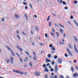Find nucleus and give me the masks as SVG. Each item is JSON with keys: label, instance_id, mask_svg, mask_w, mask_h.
I'll return each mask as SVG.
<instances>
[{"label": "nucleus", "instance_id": "31", "mask_svg": "<svg viewBox=\"0 0 78 78\" xmlns=\"http://www.w3.org/2000/svg\"><path fill=\"white\" fill-rule=\"evenodd\" d=\"M1 21H2V22H4V21H5V18H2L1 19Z\"/></svg>", "mask_w": 78, "mask_h": 78}, {"label": "nucleus", "instance_id": "16", "mask_svg": "<svg viewBox=\"0 0 78 78\" xmlns=\"http://www.w3.org/2000/svg\"><path fill=\"white\" fill-rule=\"evenodd\" d=\"M18 70H13V72L14 73H18Z\"/></svg>", "mask_w": 78, "mask_h": 78}, {"label": "nucleus", "instance_id": "34", "mask_svg": "<svg viewBox=\"0 0 78 78\" xmlns=\"http://www.w3.org/2000/svg\"><path fill=\"white\" fill-rule=\"evenodd\" d=\"M20 59L21 62H22V63L23 62V60H22V58H20Z\"/></svg>", "mask_w": 78, "mask_h": 78}, {"label": "nucleus", "instance_id": "18", "mask_svg": "<svg viewBox=\"0 0 78 78\" xmlns=\"http://www.w3.org/2000/svg\"><path fill=\"white\" fill-rule=\"evenodd\" d=\"M15 16L16 18H17V19H19V16L17 14H15Z\"/></svg>", "mask_w": 78, "mask_h": 78}, {"label": "nucleus", "instance_id": "35", "mask_svg": "<svg viewBox=\"0 0 78 78\" xmlns=\"http://www.w3.org/2000/svg\"><path fill=\"white\" fill-rule=\"evenodd\" d=\"M56 33L57 34V36L58 37L59 36V33L58 32H56Z\"/></svg>", "mask_w": 78, "mask_h": 78}, {"label": "nucleus", "instance_id": "14", "mask_svg": "<svg viewBox=\"0 0 78 78\" xmlns=\"http://www.w3.org/2000/svg\"><path fill=\"white\" fill-rule=\"evenodd\" d=\"M50 78H58V76L57 75H55L54 77H53L52 76H50Z\"/></svg>", "mask_w": 78, "mask_h": 78}, {"label": "nucleus", "instance_id": "10", "mask_svg": "<svg viewBox=\"0 0 78 78\" xmlns=\"http://www.w3.org/2000/svg\"><path fill=\"white\" fill-rule=\"evenodd\" d=\"M73 76H74V77H76V76L78 77V74H77V73H76L74 74Z\"/></svg>", "mask_w": 78, "mask_h": 78}, {"label": "nucleus", "instance_id": "56", "mask_svg": "<svg viewBox=\"0 0 78 78\" xmlns=\"http://www.w3.org/2000/svg\"><path fill=\"white\" fill-rule=\"evenodd\" d=\"M45 66H46V65L44 64L43 66V67H45Z\"/></svg>", "mask_w": 78, "mask_h": 78}, {"label": "nucleus", "instance_id": "58", "mask_svg": "<svg viewBox=\"0 0 78 78\" xmlns=\"http://www.w3.org/2000/svg\"><path fill=\"white\" fill-rule=\"evenodd\" d=\"M63 34V37H65V36H66V34Z\"/></svg>", "mask_w": 78, "mask_h": 78}, {"label": "nucleus", "instance_id": "44", "mask_svg": "<svg viewBox=\"0 0 78 78\" xmlns=\"http://www.w3.org/2000/svg\"><path fill=\"white\" fill-rule=\"evenodd\" d=\"M65 56L66 58H67L68 56V55H67V54H65Z\"/></svg>", "mask_w": 78, "mask_h": 78}, {"label": "nucleus", "instance_id": "43", "mask_svg": "<svg viewBox=\"0 0 78 78\" xmlns=\"http://www.w3.org/2000/svg\"><path fill=\"white\" fill-rule=\"evenodd\" d=\"M17 37L20 40V36L19 35H17Z\"/></svg>", "mask_w": 78, "mask_h": 78}, {"label": "nucleus", "instance_id": "20", "mask_svg": "<svg viewBox=\"0 0 78 78\" xmlns=\"http://www.w3.org/2000/svg\"><path fill=\"white\" fill-rule=\"evenodd\" d=\"M50 34H51V36H52L53 37H55V35L53 33H52V32H50Z\"/></svg>", "mask_w": 78, "mask_h": 78}, {"label": "nucleus", "instance_id": "49", "mask_svg": "<svg viewBox=\"0 0 78 78\" xmlns=\"http://www.w3.org/2000/svg\"><path fill=\"white\" fill-rule=\"evenodd\" d=\"M45 36L46 37V38H47V37H48V36L47 35V34H45Z\"/></svg>", "mask_w": 78, "mask_h": 78}, {"label": "nucleus", "instance_id": "12", "mask_svg": "<svg viewBox=\"0 0 78 78\" xmlns=\"http://www.w3.org/2000/svg\"><path fill=\"white\" fill-rule=\"evenodd\" d=\"M48 25L50 27H51V26L52 25V23L50 22H49L48 23Z\"/></svg>", "mask_w": 78, "mask_h": 78}, {"label": "nucleus", "instance_id": "23", "mask_svg": "<svg viewBox=\"0 0 78 78\" xmlns=\"http://www.w3.org/2000/svg\"><path fill=\"white\" fill-rule=\"evenodd\" d=\"M60 32L62 34H63V32H64V31H63V30L60 29Z\"/></svg>", "mask_w": 78, "mask_h": 78}, {"label": "nucleus", "instance_id": "38", "mask_svg": "<svg viewBox=\"0 0 78 78\" xmlns=\"http://www.w3.org/2000/svg\"><path fill=\"white\" fill-rule=\"evenodd\" d=\"M23 5H27V3L25 2H23Z\"/></svg>", "mask_w": 78, "mask_h": 78}, {"label": "nucleus", "instance_id": "15", "mask_svg": "<svg viewBox=\"0 0 78 78\" xmlns=\"http://www.w3.org/2000/svg\"><path fill=\"white\" fill-rule=\"evenodd\" d=\"M17 47L18 48V49H19L21 51H23L22 49L20 48L18 46H17Z\"/></svg>", "mask_w": 78, "mask_h": 78}, {"label": "nucleus", "instance_id": "29", "mask_svg": "<svg viewBox=\"0 0 78 78\" xmlns=\"http://www.w3.org/2000/svg\"><path fill=\"white\" fill-rule=\"evenodd\" d=\"M39 44L41 45V46H42L43 45H44V44H42L41 43H39Z\"/></svg>", "mask_w": 78, "mask_h": 78}, {"label": "nucleus", "instance_id": "46", "mask_svg": "<svg viewBox=\"0 0 78 78\" xmlns=\"http://www.w3.org/2000/svg\"><path fill=\"white\" fill-rule=\"evenodd\" d=\"M27 73L25 72V73H23V75H27Z\"/></svg>", "mask_w": 78, "mask_h": 78}, {"label": "nucleus", "instance_id": "60", "mask_svg": "<svg viewBox=\"0 0 78 78\" xmlns=\"http://www.w3.org/2000/svg\"><path fill=\"white\" fill-rule=\"evenodd\" d=\"M23 34H24V35H26V34H25V32H22Z\"/></svg>", "mask_w": 78, "mask_h": 78}, {"label": "nucleus", "instance_id": "1", "mask_svg": "<svg viewBox=\"0 0 78 78\" xmlns=\"http://www.w3.org/2000/svg\"><path fill=\"white\" fill-rule=\"evenodd\" d=\"M5 47L7 48V49H8V50H9L10 51H11V53L13 56H15V54H14V52H13L12 51V50L10 48H9V47L7 45L5 46Z\"/></svg>", "mask_w": 78, "mask_h": 78}, {"label": "nucleus", "instance_id": "33", "mask_svg": "<svg viewBox=\"0 0 78 78\" xmlns=\"http://www.w3.org/2000/svg\"><path fill=\"white\" fill-rule=\"evenodd\" d=\"M29 6H30L31 8H33V7L32 6V5H31V3H30L29 4Z\"/></svg>", "mask_w": 78, "mask_h": 78}, {"label": "nucleus", "instance_id": "36", "mask_svg": "<svg viewBox=\"0 0 78 78\" xmlns=\"http://www.w3.org/2000/svg\"><path fill=\"white\" fill-rule=\"evenodd\" d=\"M34 60H36V55L34 56Z\"/></svg>", "mask_w": 78, "mask_h": 78}, {"label": "nucleus", "instance_id": "52", "mask_svg": "<svg viewBox=\"0 0 78 78\" xmlns=\"http://www.w3.org/2000/svg\"><path fill=\"white\" fill-rule=\"evenodd\" d=\"M74 62L75 63H76V59L74 60Z\"/></svg>", "mask_w": 78, "mask_h": 78}, {"label": "nucleus", "instance_id": "53", "mask_svg": "<svg viewBox=\"0 0 78 78\" xmlns=\"http://www.w3.org/2000/svg\"><path fill=\"white\" fill-rule=\"evenodd\" d=\"M70 19H73V16H71L70 17Z\"/></svg>", "mask_w": 78, "mask_h": 78}, {"label": "nucleus", "instance_id": "39", "mask_svg": "<svg viewBox=\"0 0 78 78\" xmlns=\"http://www.w3.org/2000/svg\"><path fill=\"white\" fill-rule=\"evenodd\" d=\"M73 3H74V4H76V3H78V2H77V1H75L73 2Z\"/></svg>", "mask_w": 78, "mask_h": 78}, {"label": "nucleus", "instance_id": "59", "mask_svg": "<svg viewBox=\"0 0 78 78\" xmlns=\"http://www.w3.org/2000/svg\"><path fill=\"white\" fill-rule=\"evenodd\" d=\"M65 9H68V7H65Z\"/></svg>", "mask_w": 78, "mask_h": 78}, {"label": "nucleus", "instance_id": "62", "mask_svg": "<svg viewBox=\"0 0 78 78\" xmlns=\"http://www.w3.org/2000/svg\"><path fill=\"white\" fill-rule=\"evenodd\" d=\"M36 29L37 31H38V28L37 27H36Z\"/></svg>", "mask_w": 78, "mask_h": 78}, {"label": "nucleus", "instance_id": "37", "mask_svg": "<svg viewBox=\"0 0 78 78\" xmlns=\"http://www.w3.org/2000/svg\"><path fill=\"white\" fill-rule=\"evenodd\" d=\"M59 2H58V3H61V4H62V0H60Z\"/></svg>", "mask_w": 78, "mask_h": 78}, {"label": "nucleus", "instance_id": "13", "mask_svg": "<svg viewBox=\"0 0 78 78\" xmlns=\"http://www.w3.org/2000/svg\"><path fill=\"white\" fill-rule=\"evenodd\" d=\"M52 13L53 14V16H55V17H56V12L55 11H52Z\"/></svg>", "mask_w": 78, "mask_h": 78}, {"label": "nucleus", "instance_id": "25", "mask_svg": "<svg viewBox=\"0 0 78 78\" xmlns=\"http://www.w3.org/2000/svg\"><path fill=\"white\" fill-rule=\"evenodd\" d=\"M26 18V19L27 20H28V16H27V14H25L24 15Z\"/></svg>", "mask_w": 78, "mask_h": 78}, {"label": "nucleus", "instance_id": "32", "mask_svg": "<svg viewBox=\"0 0 78 78\" xmlns=\"http://www.w3.org/2000/svg\"><path fill=\"white\" fill-rule=\"evenodd\" d=\"M62 3H63V5H66V3L65 2L63 1L62 2Z\"/></svg>", "mask_w": 78, "mask_h": 78}, {"label": "nucleus", "instance_id": "64", "mask_svg": "<svg viewBox=\"0 0 78 78\" xmlns=\"http://www.w3.org/2000/svg\"><path fill=\"white\" fill-rule=\"evenodd\" d=\"M50 66V63H48L47 64V66Z\"/></svg>", "mask_w": 78, "mask_h": 78}, {"label": "nucleus", "instance_id": "3", "mask_svg": "<svg viewBox=\"0 0 78 78\" xmlns=\"http://www.w3.org/2000/svg\"><path fill=\"white\" fill-rule=\"evenodd\" d=\"M67 51L68 52V53H69V54L71 55V57H73V55H72V53L71 52H70V51L69 49L68 48H67Z\"/></svg>", "mask_w": 78, "mask_h": 78}, {"label": "nucleus", "instance_id": "42", "mask_svg": "<svg viewBox=\"0 0 78 78\" xmlns=\"http://www.w3.org/2000/svg\"><path fill=\"white\" fill-rule=\"evenodd\" d=\"M52 47H53V44H51L49 45V47L50 48H52Z\"/></svg>", "mask_w": 78, "mask_h": 78}, {"label": "nucleus", "instance_id": "41", "mask_svg": "<svg viewBox=\"0 0 78 78\" xmlns=\"http://www.w3.org/2000/svg\"><path fill=\"white\" fill-rule=\"evenodd\" d=\"M54 59H57L58 58V56L57 55H55L54 57Z\"/></svg>", "mask_w": 78, "mask_h": 78}, {"label": "nucleus", "instance_id": "50", "mask_svg": "<svg viewBox=\"0 0 78 78\" xmlns=\"http://www.w3.org/2000/svg\"><path fill=\"white\" fill-rule=\"evenodd\" d=\"M16 55H17L18 56V57H20V55H19L18 53H16Z\"/></svg>", "mask_w": 78, "mask_h": 78}, {"label": "nucleus", "instance_id": "45", "mask_svg": "<svg viewBox=\"0 0 78 78\" xmlns=\"http://www.w3.org/2000/svg\"><path fill=\"white\" fill-rule=\"evenodd\" d=\"M52 31L53 33H55V30H54L53 28H52Z\"/></svg>", "mask_w": 78, "mask_h": 78}, {"label": "nucleus", "instance_id": "4", "mask_svg": "<svg viewBox=\"0 0 78 78\" xmlns=\"http://www.w3.org/2000/svg\"><path fill=\"white\" fill-rule=\"evenodd\" d=\"M74 50L77 53H78V50L77 49V48H76V45L75 44H74Z\"/></svg>", "mask_w": 78, "mask_h": 78}, {"label": "nucleus", "instance_id": "5", "mask_svg": "<svg viewBox=\"0 0 78 78\" xmlns=\"http://www.w3.org/2000/svg\"><path fill=\"white\" fill-rule=\"evenodd\" d=\"M58 66L56 65L55 67V72H57V71L58 70Z\"/></svg>", "mask_w": 78, "mask_h": 78}, {"label": "nucleus", "instance_id": "54", "mask_svg": "<svg viewBox=\"0 0 78 78\" xmlns=\"http://www.w3.org/2000/svg\"><path fill=\"white\" fill-rule=\"evenodd\" d=\"M51 72H53V71H54V70H53V68H51Z\"/></svg>", "mask_w": 78, "mask_h": 78}, {"label": "nucleus", "instance_id": "11", "mask_svg": "<svg viewBox=\"0 0 78 78\" xmlns=\"http://www.w3.org/2000/svg\"><path fill=\"white\" fill-rule=\"evenodd\" d=\"M45 60L46 62H51V60H50L48 59L47 58H46Z\"/></svg>", "mask_w": 78, "mask_h": 78}, {"label": "nucleus", "instance_id": "8", "mask_svg": "<svg viewBox=\"0 0 78 78\" xmlns=\"http://www.w3.org/2000/svg\"><path fill=\"white\" fill-rule=\"evenodd\" d=\"M62 59H61V58L59 59L58 60V62L59 64H61V63H62Z\"/></svg>", "mask_w": 78, "mask_h": 78}, {"label": "nucleus", "instance_id": "27", "mask_svg": "<svg viewBox=\"0 0 78 78\" xmlns=\"http://www.w3.org/2000/svg\"><path fill=\"white\" fill-rule=\"evenodd\" d=\"M59 26H60L61 27H62L63 28H64V26L62 25H61V24H59Z\"/></svg>", "mask_w": 78, "mask_h": 78}, {"label": "nucleus", "instance_id": "22", "mask_svg": "<svg viewBox=\"0 0 78 78\" xmlns=\"http://www.w3.org/2000/svg\"><path fill=\"white\" fill-rule=\"evenodd\" d=\"M51 49H52V50L55 51L56 50V49H55V47L52 46V48H51Z\"/></svg>", "mask_w": 78, "mask_h": 78}, {"label": "nucleus", "instance_id": "17", "mask_svg": "<svg viewBox=\"0 0 78 78\" xmlns=\"http://www.w3.org/2000/svg\"><path fill=\"white\" fill-rule=\"evenodd\" d=\"M6 62L7 63H9L10 62V60L8 58H7L6 59Z\"/></svg>", "mask_w": 78, "mask_h": 78}, {"label": "nucleus", "instance_id": "7", "mask_svg": "<svg viewBox=\"0 0 78 78\" xmlns=\"http://www.w3.org/2000/svg\"><path fill=\"white\" fill-rule=\"evenodd\" d=\"M11 63V64H13V61H14V58L12 57H10Z\"/></svg>", "mask_w": 78, "mask_h": 78}, {"label": "nucleus", "instance_id": "30", "mask_svg": "<svg viewBox=\"0 0 78 78\" xmlns=\"http://www.w3.org/2000/svg\"><path fill=\"white\" fill-rule=\"evenodd\" d=\"M25 53H26V54H27V55H29V53L28 52H27V51H25Z\"/></svg>", "mask_w": 78, "mask_h": 78}, {"label": "nucleus", "instance_id": "2", "mask_svg": "<svg viewBox=\"0 0 78 78\" xmlns=\"http://www.w3.org/2000/svg\"><path fill=\"white\" fill-rule=\"evenodd\" d=\"M41 75V73L38 71H36L34 73V75L36 76H39Z\"/></svg>", "mask_w": 78, "mask_h": 78}, {"label": "nucleus", "instance_id": "24", "mask_svg": "<svg viewBox=\"0 0 78 78\" xmlns=\"http://www.w3.org/2000/svg\"><path fill=\"white\" fill-rule=\"evenodd\" d=\"M51 56V55L50 54H49L48 55V58H50Z\"/></svg>", "mask_w": 78, "mask_h": 78}, {"label": "nucleus", "instance_id": "61", "mask_svg": "<svg viewBox=\"0 0 78 78\" xmlns=\"http://www.w3.org/2000/svg\"><path fill=\"white\" fill-rule=\"evenodd\" d=\"M68 23H69V25H71V23H70V21H68Z\"/></svg>", "mask_w": 78, "mask_h": 78}, {"label": "nucleus", "instance_id": "40", "mask_svg": "<svg viewBox=\"0 0 78 78\" xmlns=\"http://www.w3.org/2000/svg\"><path fill=\"white\" fill-rule=\"evenodd\" d=\"M69 47H70V48L72 49V46H71V45H70V44H69L68 45Z\"/></svg>", "mask_w": 78, "mask_h": 78}, {"label": "nucleus", "instance_id": "6", "mask_svg": "<svg viewBox=\"0 0 78 78\" xmlns=\"http://www.w3.org/2000/svg\"><path fill=\"white\" fill-rule=\"evenodd\" d=\"M18 73H19V74H20V75H23V71L18 70Z\"/></svg>", "mask_w": 78, "mask_h": 78}, {"label": "nucleus", "instance_id": "19", "mask_svg": "<svg viewBox=\"0 0 78 78\" xmlns=\"http://www.w3.org/2000/svg\"><path fill=\"white\" fill-rule=\"evenodd\" d=\"M71 70L73 72H74V69L73 68V66H72L71 67Z\"/></svg>", "mask_w": 78, "mask_h": 78}, {"label": "nucleus", "instance_id": "47", "mask_svg": "<svg viewBox=\"0 0 78 78\" xmlns=\"http://www.w3.org/2000/svg\"><path fill=\"white\" fill-rule=\"evenodd\" d=\"M75 67L77 70H78V66H75Z\"/></svg>", "mask_w": 78, "mask_h": 78}, {"label": "nucleus", "instance_id": "63", "mask_svg": "<svg viewBox=\"0 0 78 78\" xmlns=\"http://www.w3.org/2000/svg\"><path fill=\"white\" fill-rule=\"evenodd\" d=\"M60 76L61 78H64V77H63V76L62 75H61Z\"/></svg>", "mask_w": 78, "mask_h": 78}, {"label": "nucleus", "instance_id": "28", "mask_svg": "<svg viewBox=\"0 0 78 78\" xmlns=\"http://www.w3.org/2000/svg\"><path fill=\"white\" fill-rule=\"evenodd\" d=\"M50 16H48L47 19V21H48L50 20Z\"/></svg>", "mask_w": 78, "mask_h": 78}, {"label": "nucleus", "instance_id": "9", "mask_svg": "<svg viewBox=\"0 0 78 78\" xmlns=\"http://www.w3.org/2000/svg\"><path fill=\"white\" fill-rule=\"evenodd\" d=\"M47 68V67L44 68L45 69L44 70V72H48V69Z\"/></svg>", "mask_w": 78, "mask_h": 78}, {"label": "nucleus", "instance_id": "48", "mask_svg": "<svg viewBox=\"0 0 78 78\" xmlns=\"http://www.w3.org/2000/svg\"><path fill=\"white\" fill-rule=\"evenodd\" d=\"M44 78H48V76H47V75H45Z\"/></svg>", "mask_w": 78, "mask_h": 78}, {"label": "nucleus", "instance_id": "21", "mask_svg": "<svg viewBox=\"0 0 78 78\" xmlns=\"http://www.w3.org/2000/svg\"><path fill=\"white\" fill-rule=\"evenodd\" d=\"M29 64L30 67H33V64H32V62H29Z\"/></svg>", "mask_w": 78, "mask_h": 78}, {"label": "nucleus", "instance_id": "57", "mask_svg": "<svg viewBox=\"0 0 78 78\" xmlns=\"http://www.w3.org/2000/svg\"><path fill=\"white\" fill-rule=\"evenodd\" d=\"M27 8H28V6H26L25 7V9L27 10Z\"/></svg>", "mask_w": 78, "mask_h": 78}, {"label": "nucleus", "instance_id": "26", "mask_svg": "<svg viewBox=\"0 0 78 78\" xmlns=\"http://www.w3.org/2000/svg\"><path fill=\"white\" fill-rule=\"evenodd\" d=\"M74 39L75 41H76V42H78V40L77 38H76V37H74Z\"/></svg>", "mask_w": 78, "mask_h": 78}, {"label": "nucleus", "instance_id": "55", "mask_svg": "<svg viewBox=\"0 0 78 78\" xmlns=\"http://www.w3.org/2000/svg\"><path fill=\"white\" fill-rule=\"evenodd\" d=\"M33 55H34V56H36V53H35V52H33Z\"/></svg>", "mask_w": 78, "mask_h": 78}, {"label": "nucleus", "instance_id": "51", "mask_svg": "<svg viewBox=\"0 0 78 78\" xmlns=\"http://www.w3.org/2000/svg\"><path fill=\"white\" fill-rule=\"evenodd\" d=\"M55 64V62H54V61H52L51 62V64L52 65H53V64Z\"/></svg>", "mask_w": 78, "mask_h": 78}]
</instances>
